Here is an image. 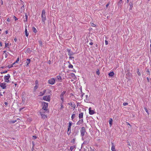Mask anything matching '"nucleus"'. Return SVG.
Wrapping results in <instances>:
<instances>
[{"instance_id":"nucleus-51","label":"nucleus","mask_w":151,"mask_h":151,"mask_svg":"<svg viewBox=\"0 0 151 151\" xmlns=\"http://www.w3.org/2000/svg\"><path fill=\"white\" fill-rule=\"evenodd\" d=\"M43 111V112H44V113H45V112L47 111H45V110H44L42 109V110H41V111Z\"/></svg>"},{"instance_id":"nucleus-42","label":"nucleus","mask_w":151,"mask_h":151,"mask_svg":"<svg viewBox=\"0 0 151 151\" xmlns=\"http://www.w3.org/2000/svg\"><path fill=\"white\" fill-rule=\"evenodd\" d=\"M84 93L83 92H82L81 93V98H82V97H83L84 95Z\"/></svg>"},{"instance_id":"nucleus-39","label":"nucleus","mask_w":151,"mask_h":151,"mask_svg":"<svg viewBox=\"0 0 151 151\" xmlns=\"http://www.w3.org/2000/svg\"><path fill=\"white\" fill-rule=\"evenodd\" d=\"M145 109L146 111V112L147 113V114H149V112H148V111L147 109L146 108H145Z\"/></svg>"},{"instance_id":"nucleus-52","label":"nucleus","mask_w":151,"mask_h":151,"mask_svg":"<svg viewBox=\"0 0 151 151\" xmlns=\"http://www.w3.org/2000/svg\"><path fill=\"white\" fill-rule=\"evenodd\" d=\"M71 76H75V75L74 74H73V73H71Z\"/></svg>"},{"instance_id":"nucleus-55","label":"nucleus","mask_w":151,"mask_h":151,"mask_svg":"<svg viewBox=\"0 0 151 151\" xmlns=\"http://www.w3.org/2000/svg\"><path fill=\"white\" fill-rule=\"evenodd\" d=\"M126 123L127 125H128L131 126V125H130V124H129V123L127 122Z\"/></svg>"},{"instance_id":"nucleus-23","label":"nucleus","mask_w":151,"mask_h":151,"mask_svg":"<svg viewBox=\"0 0 151 151\" xmlns=\"http://www.w3.org/2000/svg\"><path fill=\"white\" fill-rule=\"evenodd\" d=\"M112 119L111 118L110 119V120H109V124L110 125V126H111L112 124Z\"/></svg>"},{"instance_id":"nucleus-30","label":"nucleus","mask_w":151,"mask_h":151,"mask_svg":"<svg viewBox=\"0 0 151 151\" xmlns=\"http://www.w3.org/2000/svg\"><path fill=\"white\" fill-rule=\"evenodd\" d=\"M68 67L69 68H73V66L72 64H69L68 66Z\"/></svg>"},{"instance_id":"nucleus-1","label":"nucleus","mask_w":151,"mask_h":151,"mask_svg":"<svg viewBox=\"0 0 151 151\" xmlns=\"http://www.w3.org/2000/svg\"><path fill=\"white\" fill-rule=\"evenodd\" d=\"M43 106L42 108V109L44 110H45V111H47V108L48 107V103L44 102L43 103Z\"/></svg>"},{"instance_id":"nucleus-45","label":"nucleus","mask_w":151,"mask_h":151,"mask_svg":"<svg viewBox=\"0 0 151 151\" xmlns=\"http://www.w3.org/2000/svg\"><path fill=\"white\" fill-rule=\"evenodd\" d=\"M105 44L106 45H107L108 44V41H107L106 40H105Z\"/></svg>"},{"instance_id":"nucleus-43","label":"nucleus","mask_w":151,"mask_h":151,"mask_svg":"<svg viewBox=\"0 0 151 151\" xmlns=\"http://www.w3.org/2000/svg\"><path fill=\"white\" fill-rule=\"evenodd\" d=\"M9 45V44L8 43H5V47H7Z\"/></svg>"},{"instance_id":"nucleus-47","label":"nucleus","mask_w":151,"mask_h":151,"mask_svg":"<svg viewBox=\"0 0 151 151\" xmlns=\"http://www.w3.org/2000/svg\"><path fill=\"white\" fill-rule=\"evenodd\" d=\"M127 105H128V103H123V105L124 106H126Z\"/></svg>"},{"instance_id":"nucleus-5","label":"nucleus","mask_w":151,"mask_h":151,"mask_svg":"<svg viewBox=\"0 0 151 151\" xmlns=\"http://www.w3.org/2000/svg\"><path fill=\"white\" fill-rule=\"evenodd\" d=\"M55 82V80L54 78H52L49 79L48 81V83L50 84L53 85Z\"/></svg>"},{"instance_id":"nucleus-56","label":"nucleus","mask_w":151,"mask_h":151,"mask_svg":"<svg viewBox=\"0 0 151 151\" xmlns=\"http://www.w3.org/2000/svg\"><path fill=\"white\" fill-rule=\"evenodd\" d=\"M147 81L148 82H149V78L148 77H147Z\"/></svg>"},{"instance_id":"nucleus-7","label":"nucleus","mask_w":151,"mask_h":151,"mask_svg":"<svg viewBox=\"0 0 151 151\" xmlns=\"http://www.w3.org/2000/svg\"><path fill=\"white\" fill-rule=\"evenodd\" d=\"M65 91H63L61 93L60 95V99L62 101L63 103L64 102V96L65 94Z\"/></svg>"},{"instance_id":"nucleus-16","label":"nucleus","mask_w":151,"mask_h":151,"mask_svg":"<svg viewBox=\"0 0 151 151\" xmlns=\"http://www.w3.org/2000/svg\"><path fill=\"white\" fill-rule=\"evenodd\" d=\"M67 50L68 52V55L70 56L74 54V53H73V52L71 51L70 49H68Z\"/></svg>"},{"instance_id":"nucleus-12","label":"nucleus","mask_w":151,"mask_h":151,"mask_svg":"<svg viewBox=\"0 0 151 151\" xmlns=\"http://www.w3.org/2000/svg\"><path fill=\"white\" fill-rule=\"evenodd\" d=\"M68 104L69 105L71 106L74 109H75L76 107V104L74 102H70L68 103Z\"/></svg>"},{"instance_id":"nucleus-54","label":"nucleus","mask_w":151,"mask_h":151,"mask_svg":"<svg viewBox=\"0 0 151 151\" xmlns=\"http://www.w3.org/2000/svg\"><path fill=\"white\" fill-rule=\"evenodd\" d=\"M14 41L15 42H16L17 41V39L16 38H15L14 39Z\"/></svg>"},{"instance_id":"nucleus-60","label":"nucleus","mask_w":151,"mask_h":151,"mask_svg":"<svg viewBox=\"0 0 151 151\" xmlns=\"http://www.w3.org/2000/svg\"><path fill=\"white\" fill-rule=\"evenodd\" d=\"M5 33H6V34H8V31H5Z\"/></svg>"},{"instance_id":"nucleus-4","label":"nucleus","mask_w":151,"mask_h":151,"mask_svg":"<svg viewBox=\"0 0 151 151\" xmlns=\"http://www.w3.org/2000/svg\"><path fill=\"white\" fill-rule=\"evenodd\" d=\"M72 122H69L67 134L69 135L71 133V127L72 126Z\"/></svg>"},{"instance_id":"nucleus-34","label":"nucleus","mask_w":151,"mask_h":151,"mask_svg":"<svg viewBox=\"0 0 151 151\" xmlns=\"http://www.w3.org/2000/svg\"><path fill=\"white\" fill-rule=\"evenodd\" d=\"M38 81L37 80H36L35 81L36 85H37L38 86Z\"/></svg>"},{"instance_id":"nucleus-3","label":"nucleus","mask_w":151,"mask_h":151,"mask_svg":"<svg viewBox=\"0 0 151 151\" xmlns=\"http://www.w3.org/2000/svg\"><path fill=\"white\" fill-rule=\"evenodd\" d=\"M10 77V75L9 74H8L6 76H5L4 77V81L6 83H9V79Z\"/></svg>"},{"instance_id":"nucleus-48","label":"nucleus","mask_w":151,"mask_h":151,"mask_svg":"<svg viewBox=\"0 0 151 151\" xmlns=\"http://www.w3.org/2000/svg\"><path fill=\"white\" fill-rule=\"evenodd\" d=\"M39 42H40V45L41 46H42V42L41 41H40Z\"/></svg>"},{"instance_id":"nucleus-11","label":"nucleus","mask_w":151,"mask_h":151,"mask_svg":"<svg viewBox=\"0 0 151 151\" xmlns=\"http://www.w3.org/2000/svg\"><path fill=\"white\" fill-rule=\"evenodd\" d=\"M91 107H90L89 108V113L90 115H92L95 113L94 111L93 110L91 109Z\"/></svg>"},{"instance_id":"nucleus-50","label":"nucleus","mask_w":151,"mask_h":151,"mask_svg":"<svg viewBox=\"0 0 151 151\" xmlns=\"http://www.w3.org/2000/svg\"><path fill=\"white\" fill-rule=\"evenodd\" d=\"M4 104L6 105V106H7L8 105V103L6 102H4Z\"/></svg>"},{"instance_id":"nucleus-59","label":"nucleus","mask_w":151,"mask_h":151,"mask_svg":"<svg viewBox=\"0 0 151 151\" xmlns=\"http://www.w3.org/2000/svg\"><path fill=\"white\" fill-rule=\"evenodd\" d=\"M79 103L78 102V103H77V106H79Z\"/></svg>"},{"instance_id":"nucleus-13","label":"nucleus","mask_w":151,"mask_h":151,"mask_svg":"<svg viewBox=\"0 0 151 151\" xmlns=\"http://www.w3.org/2000/svg\"><path fill=\"white\" fill-rule=\"evenodd\" d=\"M30 60L29 59H27L26 62V66L27 67L29 66V65L30 63Z\"/></svg>"},{"instance_id":"nucleus-25","label":"nucleus","mask_w":151,"mask_h":151,"mask_svg":"<svg viewBox=\"0 0 151 151\" xmlns=\"http://www.w3.org/2000/svg\"><path fill=\"white\" fill-rule=\"evenodd\" d=\"M25 20H24V22H27V18L28 17L27 14V13H25Z\"/></svg>"},{"instance_id":"nucleus-49","label":"nucleus","mask_w":151,"mask_h":151,"mask_svg":"<svg viewBox=\"0 0 151 151\" xmlns=\"http://www.w3.org/2000/svg\"><path fill=\"white\" fill-rule=\"evenodd\" d=\"M6 21H7V22H9L10 21V19L9 18H8L7 19Z\"/></svg>"},{"instance_id":"nucleus-44","label":"nucleus","mask_w":151,"mask_h":151,"mask_svg":"<svg viewBox=\"0 0 151 151\" xmlns=\"http://www.w3.org/2000/svg\"><path fill=\"white\" fill-rule=\"evenodd\" d=\"M7 70H5L4 71H3V72H1V74H3V73H7Z\"/></svg>"},{"instance_id":"nucleus-32","label":"nucleus","mask_w":151,"mask_h":151,"mask_svg":"<svg viewBox=\"0 0 151 151\" xmlns=\"http://www.w3.org/2000/svg\"><path fill=\"white\" fill-rule=\"evenodd\" d=\"M137 73L139 76H140L141 75V73L139 72V69H138L137 70Z\"/></svg>"},{"instance_id":"nucleus-27","label":"nucleus","mask_w":151,"mask_h":151,"mask_svg":"<svg viewBox=\"0 0 151 151\" xmlns=\"http://www.w3.org/2000/svg\"><path fill=\"white\" fill-rule=\"evenodd\" d=\"M45 15V11L44 9H43L42 12V15Z\"/></svg>"},{"instance_id":"nucleus-36","label":"nucleus","mask_w":151,"mask_h":151,"mask_svg":"<svg viewBox=\"0 0 151 151\" xmlns=\"http://www.w3.org/2000/svg\"><path fill=\"white\" fill-rule=\"evenodd\" d=\"M19 61V57H18L17 58V60H16V62L15 63H17Z\"/></svg>"},{"instance_id":"nucleus-38","label":"nucleus","mask_w":151,"mask_h":151,"mask_svg":"<svg viewBox=\"0 0 151 151\" xmlns=\"http://www.w3.org/2000/svg\"><path fill=\"white\" fill-rule=\"evenodd\" d=\"M17 122V120L11 121L10 122V123L12 124H14Z\"/></svg>"},{"instance_id":"nucleus-33","label":"nucleus","mask_w":151,"mask_h":151,"mask_svg":"<svg viewBox=\"0 0 151 151\" xmlns=\"http://www.w3.org/2000/svg\"><path fill=\"white\" fill-rule=\"evenodd\" d=\"M63 102H62L60 105V109H63L64 108V107L63 104Z\"/></svg>"},{"instance_id":"nucleus-14","label":"nucleus","mask_w":151,"mask_h":151,"mask_svg":"<svg viewBox=\"0 0 151 151\" xmlns=\"http://www.w3.org/2000/svg\"><path fill=\"white\" fill-rule=\"evenodd\" d=\"M115 147L113 143H111V150L112 151H116L115 149Z\"/></svg>"},{"instance_id":"nucleus-8","label":"nucleus","mask_w":151,"mask_h":151,"mask_svg":"<svg viewBox=\"0 0 151 151\" xmlns=\"http://www.w3.org/2000/svg\"><path fill=\"white\" fill-rule=\"evenodd\" d=\"M85 129L84 127H82L81 129L80 130V132L81 133V135L82 136H83L85 134Z\"/></svg>"},{"instance_id":"nucleus-15","label":"nucleus","mask_w":151,"mask_h":151,"mask_svg":"<svg viewBox=\"0 0 151 151\" xmlns=\"http://www.w3.org/2000/svg\"><path fill=\"white\" fill-rule=\"evenodd\" d=\"M25 35L26 37H28L29 35V33L27 32V26L25 27Z\"/></svg>"},{"instance_id":"nucleus-46","label":"nucleus","mask_w":151,"mask_h":151,"mask_svg":"<svg viewBox=\"0 0 151 151\" xmlns=\"http://www.w3.org/2000/svg\"><path fill=\"white\" fill-rule=\"evenodd\" d=\"M32 137L34 139H35L37 138V137L35 136H32Z\"/></svg>"},{"instance_id":"nucleus-22","label":"nucleus","mask_w":151,"mask_h":151,"mask_svg":"<svg viewBox=\"0 0 151 151\" xmlns=\"http://www.w3.org/2000/svg\"><path fill=\"white\" fill-rule=\"evenodd\" d=\"M83 113L80 114L79 115V118L80 119H81L83 118Z\"/></svg>"},{"instance_id":"nucleus-35","label":"nucleus","mask_w":151,"mask_h":151,"mask_svg":"<svg viewBox=\"0 0 151 151\" xmlns=\"http://www.w3.org/2000/svg\"><path fill=\"white\" fill-rule=\"evenodd\" d=\"M74 146H71L70 147V149L71 151H72L74 149Z\"/></svg>"},{"instance_id":"nucleus-28","label":"nucleus","mask_w":151,"mask_h":151,"mask_svg":"<svg viewBox=\"0 0 151 151\" xmlns=\"http://www.w3.org/2000/svg\"><path fill=\"white\" fill-rule=\"evenodd\" d=\"M57 78L58 80L60 81L61 80V78L60 76H57Z\"/></svg>"},{"instance_id":"nucleus-31","label":"nucleus","mask_w":151,"mask_h":151,"mask_svg":"<svg viewBox=\"0 0 151 151\" xmlns=\"http://www.w3.org/2000/svg\"><path fill=\"white\" fill-rule=\"evenodd\" d=\"M92 27H95L96 26V25L93 23H90Z\"/></svg>"},{"instance_id":"nucleus-24","label":"nucleus","mask_w":151,"mask_h":151,"mask_svg":"<svg viewBox=\"0 0 151 151\" xmlns=\"http://www.w3.org/2000/svg\"><path fill=\"white\" fill-rule=\"evenodd\" d=\"M32 28V30H33V31L35 33H36L37 32V31L35 27H33Z\"/></svg>"},{"instance_id":"nucleus-41","label":"nucleus","mask_w":151,"mask_h":151,"mask_svg":"<svg viewBox=\"0 0 151 151\" xmlns=\"http://www.w3.org/2000/svg\"><path fill=\"white\" fill-rule=\"evenodd\" d=\"M13 18L15 19V21H16L18 20V18L14 16H13Z\"/></svg>"},{"instance_id":"nucleus-17","label":"nucleus","mask_w":151,"mask_h":151,"mask_svg":"<svg viewBox=\"0 0 151 151\" xmlns=\"http://www.w3.org/2000/svg\"><path fill=\"white\" fill-rule=\"evenodd\" d=\"M46 92V90H43V91L40 92L39 93V96H42L45 94Z\"/></svg>"},{"instance_id":"nucleus-53","label":"nucleus","mask_w":151,"mask_h":151,"mask_svg":"<svg viewBox=\"0 0 151 151\" xmlns=\"http://www.w3.org/2000/svg\"><path fill=\"white\" fill-rule=\"evenodd\" d=\"M89 45H93V43L92 42H91L89 43Z\"/></svg>"},{"instance_id":"nucleus-9","label":"nucleus","mask_w":151,"mask_h":151,"mask_svg":"<svg viewBox=\"0 0 151 151\" xmlns=\"http://www.w3.org/2000/svg\"><path fill=\"white\" fill-rule=\"evenodd\" d=\"M0 86L3 89H5L6 87V84L5 82L0 83Z\"/></svg>"},{"instance_id":"nucleus-37","label":"nucleus","mask_w":151,"mask_h":151,"mask_svg":"<svg viewBox=\"0 0 151 151\" xmlns=\"http://www.w3.org/2000/svg\"><path fill=\"white\" fill-rule=\"evenodd\" d=\"M146 72L147 73L148 75H150V72L149 70L148 69H147L146 70Z\"/></svg>"},{"instance_id":"nucleus-29","label":"nucleus","mask_w":151,"mask_h":151,"mask_svg":"<svg viewBox=\"0 0 151 151\" xmlns=\"http://www.w3.org/2000/svg\"><path fill=\"white\" fill-rule=\"evenodd\" d=\"M75 115H76L74 114H72V116H71V117L72 120H73V119H74V118H75Z\"/></svg>"},{"instance_id":"nucleus-10","label":"nucleus","mask_w":151,"mask_h":151,"mask_svg":"<svg viewBox=\"0 0 151 151\" xmlns=\"http://www.w3.org/2000/svg\"><path fill=\"white\" fill-rule=\"evenodd\" d=\"M25 9V6L24 5H23L22 6L21 8L19 10V12L20 13H22L23 12Z\"/></svg>"},{"instance_id":"nucleus-58","label":"nucleus","mask_w":151,"mask_h":151,"mask_svg":"<svg viewBox=\"0 0 151 151\" xmlns=\"http://www.w3.org/2000/svg\"><path fill=\"white\" fill-rule=\"evenodd\" d=\"M109 4H108H108H107L106 5V7H108V6H109Z\"/></svg>"},{"instance_id":"nucleus-64","label":"nucleus","mask_w":151,"mask_h":151,"mask_svg":"<svg viewBox=\"0 0 151 151\" xmlns=\"http://www.w3.org/2000/svg\"><path fill=\"white\" fill-rule=\"evenodd\" d=\"M14 85H15V86H16V85H17V83H15Z\"/></svg>"},{"instance_id":"nucleus-6","label":"nucleus","mask_w":151,"mask_h":151,"mask_svg":"<svg viewBox=\"0 0 151 151\" xmlns=\"http://www.w3.org/2000/svg\"><path fill=\"white\" fill-rule=\"evenodd\" d=\"M40 114L41 116L42 117V119H44L47 118V115L44 114V113L43 112V111H40Z\"/></svg>"},{"instance_id":"nucleus-57","label":"nucleus","mask_w":151,"mask_h":151,"mask_svg":"<svg viewBox=\"0 0 151 151\" xmlns=\"http://www.w3.org/2000/svg\"><path fill=\"white\" fill-rule=\"evenodd\" d=\"M150 42L151 43V44L150 45V49H151V39L150 40Z\"/></svg>"},{"instance_id":"nucleus-21","label":"nucleus","mask_w":151,"mask_h":151,"mask_svg":"<svg viewBox=\"0 0 151 151\" xmlns=\"http://www.w3.org/2000/svg\"><path fill=\"white\" fill-rule=\"evenodd\" d=\"M38 86L35 85L34 87L33 91H34L35 92L36 91L37 89L38 88Z\"/></svg>"},{"instance_id":"nucleus-63","label":"nucleus","mask_w":151,"mask_h":151,"mask_svg":"<svg viewBox=\"0 0 151 151\" xmlns=\"http://www.w3.org/2000/svg\"><path fill=\"white\" fill-rule=\"evenodd\" d=\"M48 63H49V64H50V61L49 60V61H48Z\"/></svg>"},{"instance_id":"nucleus-2","label":"nucleus","mask_w":151,"mask_h":151,"mask_svg":"<svg viewBox=\"0 0 151 151\" xmlns=\"http://www.w3.org/2000/svg\"><path fill=\"white\" fill-rule=\"evenodd\" d=\"M51 96V95H50L44 96L43 97V99L45 101L49 102L50 101V99Z\"/></svg>"},{"instance_id":"nucleus-40","label":"nucleus","mask_w":151,"mask_h":151,"mask_svg":"<svg viewBox=\"0 0 151 151\" xmlns=\"http://www.w3.org/2000/svg\"><path fill=\"white\" fill-rule=\"evenodd\" d=\"M96 73L98 75H99L100 74V72L99 70H98L96 71Z\"/></svg>"},{"instance_id":"nucleus-61","label":"nucleus","mask_w":151,"mask_h":151,"mask_svg":"<svg viewBox=\"0 0 151 151\" xmlns=\"http://www.w3.org/2000/svg\"><path fill=\"white\" fill-rule=\"evenodd\" d=\"M0 96H2V95L1 94V92H0Z\"/></svg>"},{"instance_id":"nucleus-20","label":"nucleus","mask_w":151,"mask_h":151,"mask_svg":"<svg viewBox=\"0 0 151 151\" xmlns=\"http://www.w3.org/2000/svg\"><path fill=\"white\" fill-rule=\"evenodd\" d=\"M114 73L113 71H112L111 72H110L109 73V76H114Z\"/></svg>"},{"instance_id":"nucleus-18","label":"nucleus","mask_w":151,"mask_h":151,"mask_svg":"<svg viewBox=\"0 0 151 151\" xmlns=\"http://www.w3.org/2000/svg\"><path fill=\"white\" fill-rule=\"evenodd\" d=\"M46 20V16L45 15H42V21L43 22H45Z\"/></svg>"},{"instance_id":"nucleus-19","label":"nucleus","mask_w":151,"mask_h":151,"mask_svg":"<svg viewBox=\"0 0 151 151\" xmlns=\"http://www.w3.org/2000/svg\"><path fill=\"white\" fill-rule=\"evenodd\" d=\"M83 119L79 120V121H78L77 122L76 124L77 125H79L83 123Z\"/></svg>"},{"instance_id":"nucleus-62","label":"nucleus","mask_w":151,"mask_h":151,"mask_svg":"<svg viewBox=\"0 0 151 151\" xmlns=\"http://www.w3.org/2000/svg\"><path fill=\"white\" fill-rule=\"evenodd\" d=\"M129 2V0H127V2L128 3Z\"/></svg>"},{"instance_id":"nucleus-26","label":"nucleus","mask_w":151,"mask_h":151,"mask_svg":"<svg viewBox=\"0 0 151 151\" xmlns=\"http://www.w3.org/2000/svg\"><path fill=\"white\" fill-rule=\"evenodd\" d=\"M15 64V63H13L12 65H8L7 66H8V67L9 68H12V67H13V65H14Z\"/></svg>"}]
</instances>
